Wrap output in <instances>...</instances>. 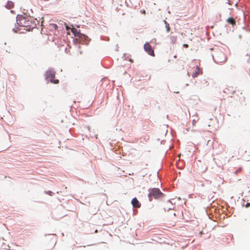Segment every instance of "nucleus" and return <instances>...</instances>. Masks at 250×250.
Wrapping results in <instances>:
<instances>
[{
	"label": "nucleus",
	"instance_id": "nucleus-1",
	"mask_svg": "<svg viewBox=\"0 0 250 250\" xmlns=\"http://www.w3.org/2000/svg\"><path fill=\"white\" fill-rule=\"evenodd\" d=\"M17 22L18 25L21 27H30L31 24V21L29 20L28 17L22 15L18 16Z\"/></svg>",
	"mask_w": 250,
	"mask_h": 250
},
{
	"label": "nucleus",
	"instance_id": "nucleus-2",
	"mask_svg": "<svg viewBox=\"0 0 250 250\" xmlns=\"http://www.w3.org/2000/svg\"><path fill=\"white\" fill-rule=\"evenodd\" d=\"M163 193L160 190L157 188H153L151 189L148 194V197L149 201H152V198L155 199L159 198L162 197Z\"/></svg>",
	"mask_w": 250,
	"mask_h": 250
},
{
	"label": "nucleus",
	"instance_id": "nucleus-3",
	"mask_svg": "<svg viewBox=\"0 0 250 250\" xmlns=\"http://www.w3.org/2000/svg\"><path fill=\"white\" fill-rule=\"evenodd\" d=\"M214 59L218 63L225 62L227 60V56L222 52H219L215 54Z\"/></svg>",
	"mask_w": 250,
	"mask_h": 250
},
{
	"label": "nucleus",
	"instance_id": "nucleus-4",
	"mask_svg": "<svg viewBox=\"0 0 250 250\" xmlns=\"http://www.w3.org/2000/svg\"><path fill=\"white\" fill-rule=\"evenodd\" d=\"M144 48L149 55L153 57L155 56L153 49L152 48L151 45L147 42L144 45Z\"/></svg>",
	"mask_w": 250,
	"mask_h": 250
},
{
	"label": "nucleus",
	"instance_id": "nucleus-5",
	"mask_svg": "<svg viewBox=\"0 0 250 250\" xmlns=\"http://www.w3.org/2000/svg\"><path fill=\"white\" fill-rule=\"evenodd\" d=\"M55 72L52 69H49L45 73V78L47 80L53 79L55 76Z\"/></svg>",
	"mask_w": 250,
	"mask_h": 250
},
{
	"label": "nucleus",
	"instance_id": "nucleus-6",
	"mask_svg": "<svg viewBox=\"0 0 250 250\" xmlns=\"http://www.w3.org/2000/svg\"><path fill=\"white\" fill-rule=\"evenodd\" d=\"M88 37L82 33H81L79 37L76 38V40H77L80 42H83L86 43V42L88 41Z\"/></svg>",
	"mask_w": 250,
	"mask_h": 250
},
{
	"label": "nucleus",
	"instance_id": "nucleus-7",
	"mask_svg": "<svg viewBox=\"0 0 250 250\" xmlns=\"http://www.w3.org/2000/svg\"><path fill=\"white\" fill-rule=\"evenodd\" d=\"M202 74V69H201L200 67L197 66L194 70V72L192 74V77L194 78Z\"/></svg>",
	"mask_w": 250,
	"mask_h": 250
},
{
	"label": "nucleus",
	"instance_id": "nucleus-8",
	"mask_svg": "<svg viewBox=\"0 0 250 250\" xmlns=\"http://www.w3.org/2000/svg\"><path fill=\"white\" fill-rule=\"evenodd\" d=\"M235 91L233 87H228L224 90V92L227 93L228 95L231 96L233 94Z\"/></svg>",
	"mask_w": 250,
	"mask_h": 250
},
{
	"label": "nucleus",
	"instance_id": "nucleus-9",
	"mask_svg": "<svg viewBox=\"0 0 250 250\" xmlns=\"http://www.w3.org/2000/svg\"><path fill=\"white\" fill-rule=\"evenodd\" d=\"M131 204L134 208H139L141 207V204L136 198L132 199Z\"/></svg>",
	"mask_w": 250,
	"mask_h": 250
},
{
	"label": "nucleus",
	"instance_id": "nucleus-10",
	"mask_svg": "<svg viewBox=\"0 0 250 250\" xmlns=\"http://www.w3.org/2000/svg\"><path fill=\"white\" fill-rule=\"evenodd\" d=\"M71 32L74 34L75 36L77 37V38L79 37L81 33L80 30H78L76 28H72L71 29Z\"/></svg>",
	"mask_w": 250,
	"mask_h": 250
},
{
	"label": "nucleus",
	"instance_id": "nucleus-11",
	"mask_svg": "<svg viewBox=\"0 0 250 250\" xmlns=\"http://www.w3.org/2000/svg\"><path fill=\"white\" fill-rule=\"evenodd\" d=\"M227 22L229 23V24H231L232 25H234L236 24V22L235 20L229 17L227 19Z\"/></svg>",
	"mask_w": 250,
	"mask_h": 250
},
{
	"label": "nucleus",
	"instance_id": "nucleus-12",
	"mask_svg": "<svg viewBox=\"0 0 250 250\" xmlns=\"http://www.w3.org/2000/svg\"><path fill=\"white\" fill-rule=\"evenodd\" d=\"M14 6V3L12 1H8L7 2V4L6 5V7L8 9H11Z\"/></svg>",
	"mask_w": 250,
	"mask_h": 250
},
{
	"label": "nucleus",
	"instance_id": "nucleus-13",
	"mask_svg": "<svg viewBox=\"0 0 250 250\" xmlns=\"http://www.w3.org/2000/svg\"><path fill=\"white\" fill-rule=\"evenodd\" d=\"M240 94L241 97L239 98V101L242 104L244 103L245 102V97L242 93H241Z\"/></svg>",
	"mask_w": 250,
	"mask_h": 250
},
{
	"label": "nucleus",
	"instance_id": "nucleus-14",
	"mask_svg": "<svg viewBox=\"0 0 250 250\" xmlns=\"http://www.w3.org/2000/svg\"><path fill=\"white\" fill-rule=\"evenodd\" d=\"M50 82L54 84H57L59 83V81L58 80H53V79H50Z\"/></svg>",
	"mask_w": 250,
	"mask_h": 250
},
{
	"label": "nucleus",
	"instance_id": "nucleus-15",
	"mask_svg": "<svg viewBox=\"0 0 250 250\" xmlns=\"http://www.w3.org/2000/svg\"><path fill=\"white\" fill-rule=\"evenodd\" d=\"M6 51L9 53H12L13 51L12 46H11V47L10 46H9V48L7 49Z\"/></svg>",
	"mask_w": 250,
	"mask_h": 250
},
{
	"label": "nucleus",
	"instance_id": "nucleus-16",
	"mask_svg": "<svg viewBox=\"0 0 250 250\" xmlns=\"http://www.w3.org/2000/svg\"><path fill=\"white\" fill-rule=\"evenodd\" d=\"M183 46L185 48H188V44H184Z\"/></svg>",
	"mask_w": 250,
	"mask_h": 250
},
{
	"label": "nucleus",
	"instance_id": "nucleus-17",
	"mask_svg": "<svg viewBox=\"0 0 250 250\" xmlns=\"http://www.w3.org/2000/svg\"><path fill=\"white\" fill-rule=\"evenodd\" d=\"M47 194L51 195L52 192L51 191H48L46 192Z\"/></svg>",
	"mask_w": 250,
	"mask_h": 250
},
{
	"label": "nucleus",
	"instance_id": "nucleus-18",
	"mask_svg": "<svg viewBox=\"0 0 250 250\" xmlns=\"http://www.w3.org/2000/svg\"><path fill=\"white\" fill-rule=\"evenodd\" d=\"M167 32H169V30H170V27H169V25L168 24L167 25Z\"/></svg>",
	"mask_w": 250,
	"mask_h": 250
},
{
	"label": "nucleus",
	"instance_id": "nucleus-19",
	"mask_svg": "<svg viewBox=\"0 0 250 250\" xmlns=\"http://www.w3.org/2000/svg\"><path fill=\"white\" fill-rule=\"evenodd\" d=\"M192 124L193 125H195V120H194L193 121Z\"/></svg>",
	"mask_w": 250,
	"mask_h": 250
},
{
	"label": "nucleus",
	"instance_id": "nucleus-20",
	"mask_svg": "<svg viewBox=\"0 0 250 250\" xmlns=\"http://www.w3.org/2000/svg\"><path fill=\"white\" fill-rule=\"evenodd\" d=\"M249 205H250L249 204H247V205H246V207H249Z\"/></svg>",
	"mask_w": 250,
	"mask_h": 250
},
{
	"label": "nucleus",
	"instance_id": "nucleus-21",
	"mask_svg": "<svg viewBox=\"0 0 250 250\" xmlns=\"http://www.w3.org/2000/svg\"><path fill=\"white\" fill-rule=\"evenodd\" d=\"M130 61L133 62V61L131 59L130 60Z\"/></svg>",
	"mask_w": 250,
	"mask_h": 250
},
{
	"label": "nucleus",
	"instance_id": "nucleus-22",
	"mask_svg": "<svg viewBox=\"0 0 250 250\" xmlns=\"http://www.w3.org/2000/svg\"><path fill=\"white\" fill-rule=\"evenodd\" d=\"M53 247H54V245H55V243H54V242H53Z\"/></svg>",
	"mask_w": 250,
	"mask_h": 250
},
{
	"label": "nucleus",
	"instance_id": "nucleus-23",
	"mask_svg": "<svg viewBox=\"0 0 250 250\" xmlns=\"http://www.w3.org/2000/svg\"><path fill=\"white\" fill-rule=\"evenodd\" d=\"M143 13H144V14H145V11H143Z\"/></svg>",
	"mask_w": 250,
	"mask_h": 250
},
{
	"label": "nucleus",
	"instance_id": "nucleus-24",
	"mask_svg": "<svg viewBox=\"0 0 250 250\" xmlns=\"http://www.w3.org/2000/svg\"><path fill=\"white\" fill-rule=\"evenodd\" d=\"M143 13H144V14H145V11H143Z\"/></svg>",
	"mask_w": 250,
	"mask_h": 250
},
{
	"label": "nucleus",
	"instance_id": "nucleus-25",
	"mask_svg": "<svg viewBox=\"0 0 250 250\" xmlns=\"http://www.w3.org/2000/svg\"><path fill=\"white\" fill-rule=\"evenodd\" d=\"M115 1V0H113V1L114 2Z\"/></svg>",
	"mask_w": 250,
	"mask_h": 250
}]
</instances>
